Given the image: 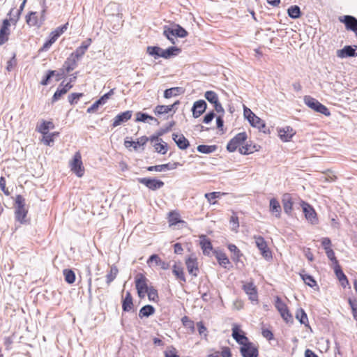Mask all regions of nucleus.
I'll list each match as a JSON object with an SVG mask.
<instances>
[{
  "label": "nucleus",
  "mask_w": 357,
  "mask_h": 357,
  "mask_svg": "<svg viewBox=\"0 0 357 357\" xmlns=\"http://www.w3.org/2000/svg\"><path fill=\"white\" fill-rule=\"evenodd\" d=\"M304 103L316 112L322 114L326 116L331 115L329 109L319 101L310 96H305L303 98Z\"/></svg>",
  "instance_id": "1"
},
{
  "label": "nucleus",
  "mask_w": 357,
  "mask_h": 357,
  "mask_svg": "<svg viewBox=\"0 0 357 357\" xmlns=\"http://www.w3.org/2000/svg\"><path fill=\"white\" fill-rule=\"evenodd\" d=\"M15 219L20 223H24L26 222L25 218L28 212V211L25 208L24 198L22 195H17L15 197Z\"/></svg>",
  "instance_id": "2"
},
{
  "label": "nucleus",
  "mask_w": 357,
  "mask_h": 357,
  "mask_svg": "<svg viewBox=\"0 0 357 357\" xmlns=\"http://www.w3.org/2000/svg\"><path fill=\"white\" fill-rule=\"evenodd\" d=\"M247 134L245 132H239L229 140L227 145V150L230 152H234L238 147H240L247 139Z\"/></svg>",
  "instance_id": "3"
},
{
  "label": "nucleus",
  "mask_w": 357,
  "mask_h": 357,
  "mask_svg": "<svg viewBox=\"0 0 357 357\" xmlns=\"http://www.w3.org/2000/svg\"><path fill=\"white\" fill-rule=\"evenodd\" d=\"M71 171L73 172L77 176L82 177L84 173V168L82 161V157L79 152H77L70 162Z\"/></svg>",
  "instance_id": "4"
},
{
  "label": "nucleus",
  "mask_w": 357,
  "mask_h": 357,
  "mask_svg": "<svg viewBox=\"0 0 357 357\" xmlns=\"http://www.w3.org/2000/svg\"><path fill=\"white\" fill-rule=\"evenodd\" d=\"M147 279L142 273H138L135 278V286L139 297L144 298L149 290Z\"/></svg>",
  "instance_id": "5"
},
{
  "label": "nucleus",
  "mask_w": 357,
  "mask_h": 357,
  "mask_svg": "<svg viewBox=\"0 0 357 357\" xmlns=\"http://www.w3.org/2000/svg\"><path fill=\"white\" fill-rule=\"evenodd\" d=\"M250 114L248 118V121L250 124L255 128L259 129V131L264 133L269 132V129L266 128L265 122L259 117L256 116L250 109H248Z\"/></svg>",
  "instance_id": "6"
},
{
  "label": "nucleus",
  "mask_w": 357,
  "mask_h": 357,
  "mask_svg": "<svg viewBox=\"0 0 357 357\" xmlns=\"http://www.w3.org/2000/svg\"><path fill=\"white\" fill-rule=\"evenodd\" d=\"M275 306L279 311L281 317L284 319V320H285L287 322L292 321V316L290 314L287 305L279 296L275 298Z\"/></svg>",
  "instance_id": "7"
},
{
  "label": "nucleus",
  "mask_w": 357,
  "mask_h": 357,
  "mask_svg": "<svg viewBox=\"0 0 357 357\" xmlns=\"http://www.w3.org/2000/svg\"><path fill=\"white\" fill-rule=\"evenodd\" d=\"M255 243L258 249L260 250L261 255L266 259H270L272 258V254L268 248L267 243L264 238L261 236H255Z\"/></svg>",
  "instance_id": "8"
},
{
  "label": "nucleus",
  "mask_w": 357,
  "mask_h": 357,
  "mask_svg": "<svg viewBox=\"0 0 357 357\" xmlns=\"http://www.w3.org/2000/svg\"><path fill=\"white\" fill-rule=\"evenodd\" d=\"M137 181L151 190L160 189L165 185L163 181L153 178H138Z\"/></svg>",
  "instance_id": "9"
},
{
  "label": "nucleus",
  "mask_w": 357,
  "mask_h": 357,
  "mask_svg": "<svg viewBox=\"0 0 357 357\" xmlns=\"http://www.w3.org/2000/svg\"><path fill=\"white\" fill-rule=\"evenodd\" d=\"M163 35H172L179 38H185L188 36V31L179 24H174L173 27L165 26Z\"/></svg>",
  "instance_id": "10"
},
{
  "label": "nucleus",
  "mask_w": 357,
  "mask_h": 357,
  "mask_svg": "<svg viewBox=\"0 0 357 357\" xmlns=\"http://www.w3.org/2000/svg\"><path fill=\"white\" fill-rule=\"evenodd\" d=\"M301 206L306 220L312 225L317 224L318 218L314 209L309 204L302 202Z\"/></svg>",
  "instance_id": "11"
},
{
  "label": "nucleus",
  "mask_w": 357,
  "mask_h": 357,
  "mask_svg": "<svg viewBox=\"0 0 357 357\" xmlns=\"http://www.w3.org/2000/svg\"><path fill=\"white\" fill-rule=\"evenodd\" d=\"M240 352L243 357H257L259 355L257 347L250 341L243 344L240 348Z\"/></svg>",
  "instance_id": "12"
},
{
  "label": "nucleus",
  "mask_w": 357,
  "mask_h": 357,
  "mask_svg": "<svg viewBox=\"0 0 357 357\" xmlns=\"http://www.w3.org/2000/svg\"><path fill=\"white\" fill-rule=\"evenodd\" d=\"M336 55L340 59L355 57L357 56V45H346L342 49L337 50Z\"/></svg>",
  "instance_id": "13"
},
{
  "label": "nucleus",
  "mask_w": 357,
  "mask_h": 357,
  "mask_svg": "<svg viewBox=\"0 0 357 357\" xmlns=\"http://www.w3.org/2000/svg\"><path fill=\"white\" fill-rule=\"evenodd\" d=\"M207 108V104L204 100H199L193 103L191 111L192 116L195 119L204 114Z\"/></svg>",
  "instance_id": "14"
},
{
  "label": "nucleus",
  "mask_w": 357,
  "mask_h": 357,
  "mask_svg": "<svg viewBox=\"0 0 357 357\" xmlns=\"http://www.w3.org/2000/svg\"><path fill=\"white\" fill-rule=\"evenodd\" d=\"M340 21L344 24L347 30L357 33V19L351 15H344L340 17Z\"/></svg>",
  "instance_id": "15"
},
{
  "label": "nucleus",
  "mask_w": 357,
  "mask_h": 357,
  "mask_svg": "<svg viewBox=\"0 0 357 357\" xmlns=\"http://www.w3.org/2000/svg\"><path fill=\"white\" fill-rule=\"evenodd\" d=\"M232 337L236 340V342L241 344H245V342H249L248 338L245 335V334L240 329L239 326L237 324H234L232 328Z\"/></svg>",
  "instance_id": "16"
},
{
  "label": "nucleus",
  "mask_w": 357,
  "mask_h": 357,
  "mask_svg": "<svg viewBox=\"0 0 357 357\" xmlns=\"http://www.w3.org/2000/svg\"><path fill=\"white\" fill-rule=\"evenodd\" d=\"M132 114V112L130 110H128V111H126V112L119 114L118 115H116L114 117V119L113 120V123L112 125V127L113 128L117 127V126L121 125L122 123L128 121V120H130L131 119Z\"/></svg>",
  "instance_id": "17"
},
{
  "label": "nucleus",
  "mask_w": 357,
  "mask_h": 357,
  "mask_svg": "<svg viewBox=\"0 0 357 357\" xmlns=\"http://www.w3.org/2000/svg\"><path fill=\"white\" fill-rule=\"evenodd\" d=\"M10 22V19L3 20L2 26L0 29V45H2L8 40Z\"/></svg>",
  "instance_id": "18"
},
{
  "label": "nucleus",
  "mask_w": 357,
  "mask_h": 357,
  "mask_svg": "<svg viewBox=\"0 0 357 357\" xmlns=\"http://www.w3.org/2000/svg\"><path fill=\"white\" fill-rule=\"evenodd\" d=\"M243 289L246 294L248 295L249 299L252 301H258V295L256 287L252 282H248L243 286Z\"/></svg>",
  "instance_id": "19"
},
{
  "label": "nucleus",
  "mask_w": 357,
  "mask_h": 357,
  "mask_svg": "<svg viewBox=\"0 0 357 357\" xmlns=\"http://www.w3.org/2000/svg\"><path fill=\"white\" fill-rule=\"evenodd\" d=\"M178 165H180V163L177 162L174 163H167L155 166H149L147 167V170L149 172L155 171L160 172L166 170L175 169Z\"/></svg>",
  "instance_id": "20"
},
{
  "label": "nucleus",
  "mask_w": 357,
  "mask_h": 357,
  "mask_svg": "<svg viewBox=\"0 0 357 357\" xmlns=\"http://www.w3.org/2000/svg\"><path fill=\"white\" fill-rule=\"evenodd\" d=\"M172 139L176 144L177 146L181 150H185L190 146L188 139H186L183 134L178 135L174 133L172 135Z\"/></svg>",
  "instance_id": "21"
},
{
  "label": "nucleus",
  "mask_w": 357,
  "mask_h": 357,
  "mask_svg": "<svg viewBox=\"0 0 357 357\" xmlns=\"http://www.w3.org/2000/svg\"><path fill=\"white\" fill-rule=\"evenodd\" d=\"M185 264L188 273L194 277H197L199 273L197 259L195 258L188 257L185 261Z\"/></svg>",
  "instance_id": "22"
},
{
  "label": "nucleus",
  "mask_w": 357,
  "mask_h": 357,
  "mask_svg": "<svg viewBox=\"0 0 357 357\" xmlns=\"http://www.w3.org/2000/svg\"><path fill=\"white\" fill-rule=\"evenodd\" d=\"M79 59L73 54H70L63 63V68L67 73L71 72L77 67Z\"/></svg>",
  "instance_id": "23"
},
{
  "label": "nucleus",
  "mask_w": 357,
  "mask_h": 357,
  "mask_svg": "<svg viewBox=\"0 0 357 357\" xmlns=\"http://www.w3.org/2000/svg\"><path fill=\"white\" fill-rule=\"evenodd\" d=\"M200 246L202 249L204 255L207 256L210 255L213 249V246L211 241L204 235L200 236Z\"/></svg>",
  "instance_id": "24"
},
{
  "label": "nucleus",
  "mask_w": 357,
  "mask_h": 357,
  "mask_svg": "<svg viewBox=\"0 0 357 357\" xmlns=\"http://www.w3.org/2000/svg\"><path fill=\"white\" fill-rule=\"evenodd\" d=\"M279 136L284 142H289L294 135L295 132L290 126H286L279 130Z\"/></svg>",
  "instance_id": "25"
},
{
  "label": "nucleus",
  "mask_w": 357,
  "mask_h": 357,
  "mask_svg": "<svg viewBox=\"0 0 357 357\" xmlns=\"http://www.w3.org/2000/svg\"><path fill=\"white\" fill-rule=\"evenodd\" d=\"M26 22L31 26H37L38 28L43 24L42 21L38 19L37 13L33 11L26 16Z\"/></svg>",
  "instance_id": "26"
},
{
  "label": "nucleus",
  "mask_w": 357,
  "mask_h": 357,
  "mask_svg": "<svg viewBox=\"0 0 357 357\" xmlns=\"http://www.w3.org/2000/svg\"><path fill=\"white\" fill-rule=\"evenodd\" d=\"M282 201L284 213L289 215L293 208V202L291 195L288 193L284 194Z\"/></svg>",
  "instance_id": "27"
},
{
  "label": "nucleus",
  "mask_w": 357,
  "mask_h": 357,
  "mask_svg": "<svg viewBox=\"0 0 357 357\" xmlns=\"http://www.w3.org/2000/svg\"><path fill=\"white\" fill-rule=\"evenodd\" d=\"M215 257H216V259L218 260L219 264L222 267H223L225 268L229 269L230 267L232 266L229 259H228V257L224 252H216Z\"/></svg>",
  "instance_id": "28"
},
{
  "label": "nucleus",
  "mask_w": 357,
  "mask_h": 357,
  "mask_svg": "<svg viewBox=\"0 0 357 357\" xmlns=\"http://www.w3.org/2000/svg\"><path fill=\"white\" fill-rule=\"evenodd\" d=\"M91 43V38H88L86 40L82 42V43L81 44V45L79 47H78L75 51L74 52H73L72 54H73L77 58H82V56L85 54L86 51L87 50V49L89 48V47L90 46Z\"/></svg>",
  "instance_id": "29"
},
{
  "label": "nucleus",
  "mask_w": 357,
  "mask_h": 357,
  "mask_svg": "<svg viewBox=\"0 0 357 357\" xmlns=\"http://www.w3.org/2000/svg\"><path fill=\"white\" fill-rule=\"evenodd\" d=\"M175 124L174 121H172L169 123L168 127L167 128V130H160L155 135H153L149 137V141L151 142L152 145L155 144V142H158L159 141H162V139L160 138V136L163 135L165 133L167 132L172 127H173Z\"/></svg>",
  "instance_id": "30"
},
{
  "label": "nucleus",
  "mask_w": 357,
  "mask_h": 357,
  "mask_svg": "<svg viewBox=\"0 0 357 357\" xmlns=\"http://www.w3.org/2000/svg\"><path fill=\"white\" fill-rule=\"evenodd\" d=\"M133 307L132 297L129 291H127L122 301V309L124 312H129Z\"/></svg>",
  "instance_id": "31"
},
{
  "label": "nucleus",
  "mask_w": 357,
  "mask_h": 357,
  "mask_svg": "<svg viewBox=\"0 0 357 357\" xmlns=\"http://www.w3.org/2000/svg\"><path fill=\"white\" fill-rule=\"evenodd\" d=\"M181 52V49L176 46L169 47L166 50L162 49V52L160 54L161 57L164 59H169L172 56L178 55Z\"/></svg>",
  "instance_id": "32"
},
{
  "label": "nucleus",
  "mask_w": 357,
  "mask_h": 357,
  "mask_svg": "<svg viewBox=\"0 0 357 357\" xmlns=\"http://www.w3.org/2000/svg\"><path fill=\"white\" fill-rule=\"evenodd\" d=\"M270 211L273 213L276 218H280L281 215V206L279 202L275 198H272L270 200L269 204Z\"/></svg>",
  "instance_id": "33"
},
{
  "label": "nucleus",
  "mask_w": 357,
  "mask_h": 357,
  "mask_svg": "<svg viewBox=\"0 0 357 357\" xmlns=\"http://www.w3.org/2000/svg\"><path fill=\"white\" fill-rule=\"evenodd\" d=\"M184 89L182 87H172L165 90L164 98L169 99L184 93Z\"/></svg>",
  "instance_id": "34"
},
{
  "label": "nucleus",
  "mask_w": 357,
  "mask_h": 357,
  "mask_svg": "<svg viewBox=\"0 0 357 357\" xmlns=\"http://www.w3.org/2000/svg\"><path fill=\"white\" fill-rule=\"evenodd\" d=\"M333 269H334V272H335L337 279L340 280V282H341L342 285L343 287H345L344 282H345L346 284H348L349 281L347 278V276L343 273L340 264H335L333 266Z\"/></svg>",
  "instance_id": "35"
},
{
  "label": "nucleus",
  "mask_w": 357,
  "mask_h": 357,
  "mask_svg": "<svg viewBox=\"0 0 357 357\" xmlns=\"http://www.w3.org/2000/svg\"><path fill=\"white\" fill-rule=\"evenodd\" d=\"M155 313V308L151 305L143 306L139 312V317L142 319L144 317H149Z\"/></svg>",
  "instance_id": "36"
},
{
  "label": "nucleus",
  "mask_w": 357,
  "mask_h": 357,
  "mask_svg": "<svg viewBox=\"0 0 357 357\" xmlns=\"http://www.w3.org/2000/svg\"><path fill=\"white\" fill-rule=\"evenodd\" d=\"M54 128V126L52 121H44L39 126H37L36 130L43 135H46L47 133H49L48 131L50 129H52Z\"/></svg>",
  "instance_id": "37"
},
{
  "label": "nucleus",
  "mask_w": 357,
  "mask_h": 357,
  "mask_svg": "<svg viewBox=\"0 0 357 357\" xmlns=\"http://www.w3.org/2000/svg\"><path fill=\"white\" fill-rule=\"evenodd\" d=\"M119 273V269L114 264L110 266L109 272L106 275V282L107 284H109L112 282H113Z\"/></svg>",
  "instance_id": "38"
},
{
  "label": "nucleus",
  "mask_w": 357,
  "mask_h": 357,
  "mask_svg": "<svg viewBox=\"0 0 357 357\" xmlns=\"http://www.w3.org/2000/svg\"><path fill=\"white\" fill-rule=\"evenodd\" d=\"M287 13L289 17L292 19H298L301 16V11L298 6L294 5L290 6L287 9Z\"/></svg>",
  "instance_id": "39"
},
{
  "label": "nucleus",
  "mask_w": 357,
  "mask_h": 357,
  "mask_svg": "<svg viewBox=\"0 0 357 357\" xmlns=\"http://www.w3.org/2000/svg\"><path fill=\"white\" fill-rule=\"evenodd\" d=\"M296 318L299 321L301 324L308 326V318L307 314L303 309L299 308L296 313Z\"/></svg>",
  "instance_id": "40"
},
{
  "label": "nucleus",
  "mask_w": 357,
  "mask_h": 357,
  "mask_svg": "<svg viewBox=\"0 0 357 357\" xmlns=\"http://www.w3.org/2000/svg\"><path fill=\"white\" fill-rule=\"evenodd\" d=\"M68 24L66 23L65 24H63V26H59L57 27L54 31H52L50 34V36L54 40V41H56L58 38L63 33H64L65 31L67 30L68 29Z\"/></svg>",
  "instance_id": "41"
},
{
  "label": "nucleus",
  "mask_w": 357,
  "mask_h": 357,
  "mask_svg": "<svg viewBox=\"0 0 357 357\" xmlns=\"http://www.w3.org/2000/svg\"><path fill=\"white\" fill-rule=\"evenodd\" d=\"M255 145H252L251 144H248V142L245 143L244 145L239 147L238 151L241 154L243 155H249L256 151Z\"/></svg>",
  "instance_id": "42"
},
{
  "label": "nucleus",
  "mask_w": 357,
  "mask_h": 357,
  "mask_svg": "<svg viewBox=\"0 0 357 357\" xmlns=\"http://www.w3.org/2000/svg\"><path fill=\"white\" fill-rule=\"evenodd\" d=\"M228 249L231 252V258L234 261H238L242 254L240 250L234 244H229Z\"/></svg>",
  "instance_id": "43"
},
{
  "label": "nucleus",
  "mask_w": 357,
  "mask_h": 357,
  "mask_svg": "<svg viewBox=\"0 0 357 357\" xmlns=\"http://www.w3.org/2000/svg\"><path fill=\"white\" fill-rule=\"evenodd\" d=\"M153 146L154 147L156 152L161 153L162 155L165 154L168 150L167 144L163 142L162 140L155 142V144H153Z\"/></svg>",
  "instance_id": "44"
},
{
  "label": "nucleus",
  "mask_w": 357,
  "mask_h": 357,
  "mask_svg": "<svg viewBox=\"0 0 357 357\" xmlns=\"http://www.w3.org/2000/svg\"><path fill=\"white\" fill-rule=\"evenodd\" d=\"M217 149V146L215 145H199L197 147V151L199 153L208 154L214 152Z\"/></svg>",
  "instance_id": "45"
},
{
  "label": "nucleus",
  "mask_w": 357,
  "mask_h": 357,
  "mask_svg": "<svg viewBox=\"0 0 357 357\" xmlns=\"http://www.w3.org/2000/svg\"><path fill=\"white\" fill-rule=\"evenodd\" d=\"M162 49L158 46H149L147 47V53L151 56H154L155 59L161 57Z\"/></svg>",
  "instance_id": "46"
},
{
  "label": "nucleus",
  "mask_w": 357,
  "mask_h": 357,
  "mask_svg": "<svg viewBox=\"0 0 357 357\" xmlns=\"http://www.w3.org/2000/svg\"><path fill=\"white\" fill-rule=\"evenodd\" d=\"M301 277L305 284L308 285L310 287H314L317 286V283L316 280L314 279V278L308 274H303L301 273Z\"/></svg>",
  "instance_id": "47"
},
{
  "label": "nucleus",
  "mask_w": 357,
  "mask_h": 357,
  "mask_svg": "<svg viewBox=\"0 0 357 357\" xmlns=\"http://www.w3.org/2000/svg\"><path fill=\"white\" fill-rule=\"evenodd\" d=\"M169 223L170 225H176L179 222H184L180 219V215L175 211H172L169 213Z\"/></svg>",
  "instance_id": "48"
},
{
  "label": "nucleus",
  "mask_w": 357,
  "mask_h": 357,
  "mask_svg": "<svg viewBox=\"0 0 357 357\" xmlns=\"http://www.w3.org/2000/svg\"><path fill=\"white\" fill-rule=\"evenodd\" d=\"M153 112L155 115L159 116V115L167 114V113L172 112V110H171V107H169V105H157L154 108Z\"/></svg>",
  "instance_id": "49"
},
{
  "label": "nucleus",
  "mask_w": 357,
  "mask_h": 357,
  "mask_svg": "<svg viewBox=\"0 0 357 357\" xmlns=\"http://www.w3.org/2000/svg\"><path fill=\"white\" fill-rule=\"evenodd\" d=\"M63 275L66 282L68 284H73L75 280V274L71 269H64Z\"/></svg>",
  "instance_id": "50"
},
{
  "label": "nucleus",
  "mask_w": 357,
  "mask_h": 357,
  "mask_svg": "<svg viewBox=\"0 0 357 357\" xmlns=\"http://www.w3.org/2000/svg\"><path fill=\"white\" fill-rule=\"evenodd\" d=\"M204 97L212 104H215V102L219 101L218 94L213 91H207L204 94Z\"/></svg>",
  "instance_id": "51"
},
{
  "label": "nucleus",
  "mask_w": 357,
  "mask_h": 357,
  "mask_svg": "<svg viewBox=\"0 0 357 357\" xmlns=\"http://www.w3.org/2000/svg\"><path fill=\"white\" fill-rule=\"evenodd\" d=\"M181 321H182V324L183 325L190 329L192 333H194L195 331V323L193 321H192L187 316H184L182 319H181Z\"/></svg>",
  "instance_id": "52"
},
{
  "label": "nucleus",
  "mask_w": 357,
  "mask_h": 357,
  "mask_svg": "<svg viewBox=\"0 0 357 357\" xmlns=\"http://www.w3.org/2000/svg\"><path fill=\"white\" fill-rule=\"evenodd\" d=\"M172 272L177 278V279H179L181 281L185 282L186 280L182 268L174 265Z\"/></svg>",
  "instance_id": "53"
},
{
  "label": "nucleus",
  "mask_w": 357,
  "mask_h": 357,
  "mask_svg": "<svg viewBox=\"0 0 357 357\" xmlns=\"http://www.w3.org/2000/svg\"><path fill=\"white\" fill-rule=\"evenodd\" d=\"M221 195L222 193L220 192H213L206 193L204 197L211 204H215V202H213V200L217 198H220Z\"/></svg>",
  "instance_id": "54"
},
{
  "label": "nucleus",
  "mask_w": 357,
  "mask_h": 357,
  "mask_svg": "<svg viewBox=\"0 0 357 357\" xmlns=\"http://www.w3.org/2000/svg\"><path fill=\"white\" fill-rule=\"evenodd\" d=\"M84 96L82 93H73L68 97V102L73 105L77 103L79 99Z\"/></svg>",
  "instance_id": "55"
},
{
  "label": "nucleus",
  "mask_w": 357,
  "mask_h": 357,
  "mask_svg": "<svg viewBox=\"0 0 357 357\" xmlns=\"http://www.w3.org/2000/svg\"><path fill=\"white\" fill-rule=\"evenodd\" d=\"M66 93H67L66 90L64 89V88H63L62 86L60 87V85H59L58 89H56V91H55V93H54V95L52 96V102H54L57 101L63 95L66 94Z\"/></svg>",
  "instance_id": "56"
},
{
  "label": "nucleus",
  "mask_w": 357,
  "mask_h": 357,
  "mask_svg": "<svg viewBox=\"0 0 357 357\" xmlns=\"http://www.w3.org/2000/svg\"><path fill=\"white\" fill-rule=\"evenodd\" d=\"M197 330H198L199 334L202 337H204L205 339H206L207 335H208V334H207V328L204 325L203 322L202 321L197 322Z\"/></svg>",
  "instance_id": "57"
},
{
  "label": "nucleus",
  "mask_w": 357,
  "mask_h": 357,
  "mask_svg": "<svg viewBox=\"0 0 357 357\" xmlns=\"http://www.w3.org/2000/svg\"><path fill=\"white\" fill-rule=\"evenodd\" d=\"M148 119H153V116H150L146 113H143L140 112L137 113L136 121L146 122V121Z\"/></svg>",
  "instance_id": "58"
},
{
  "label": "nucleus",
  "mask_w": 357,
  "mask_h": 357,
  "mask_svg": "<svg viewBox=\"0 0 357 357\" xmlns=\"http://www.w3.org/2000/svg\"><path fill=\"white\" fill-rule=\"evenodd\" d=\"M146 294H148V297L150 301H155L158 298V291L153 287H149L148 291H146Z\"/></svg>",
  "instance_id": "59"
},
{
  "label": "nucleus",
  "mask_w": 357,
  "mask_h": 357,
  "mask_svg": "<svg viewBox=\"0 0 357 357\" xmlns=\"http://www.w3.org/2000/svg\"><path fill=\"white\" fill-rule=\"evenodd\" d=\"M55 70H48L41 80L40 84L43 86L47 85L52 77L55 75Z\"/></svg>",
  "instance_id": "60"
},
{
  "label": "nucleus",
  "mask_w": 357,
  "mask_h": 357,
  "mask_svg": "<svg viewBox=\"0 0 357 357\" xmlns=\"http://www.w3.org/2000/svg\"><path fill=\"white\" fill-rule=\"evenodd\" d=\"M114 93V89H111L108 93L104 94L102 96H101L98 100V103L100 104V105H102L105 104L107 101V100L112 96Z\"/></svg>",
  "instance_id": "61"
},
{
  "label": "nucleus",
  "mask_w": 357,
  "mask_h": 357,
  "mask_svg": "<svg viewBox=\"0 0 357 357\" xmlns=\"http://www.w3.org/2000/svg\"><path fill=\"white\" fill-rule=\"evenodd\" d=\"M349 304L352 310L353 317L357 321V301L349 299Z\"/></svg>",
  "instance_id": "62"
},
{
  "label": "nucleus",
  "mask_w": 357,
  "mask_h": 357,
  "mask_svg": "<svg viewBox=\"0 0 357 357\" xmlns=\"http://www.w3.org/2000/svg\"><path fill=\"white\" fill-rule=\"evenodd\" d=\"M149 141V137L146 136H142L137 139L136 142H135L134 149L137 150L138 146H144Z\"/></svg>",
  "instance_id": "63"
},
{
  "label": "nucleus",
  "mask_w": 357,
  "mask_h": 357,
  "mask_svg": "<svg viewBox=\"0 0 357 357\" xmlns=\"http://www.w3.org/2000/svg\"><path fill=\"white\" fill-rule=\"evenodd\" d=\"M326 254L327 257L333 262V265L339 264L338 261L337 260L335 252L333 250V249H329L328 250H326Z\"/></svg>",
  "instance_id": "64"
}]
</instances>
